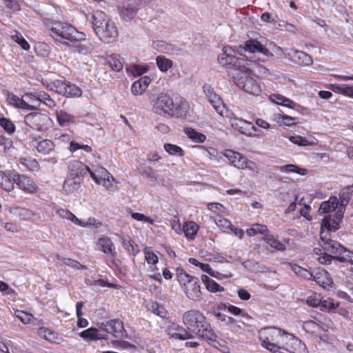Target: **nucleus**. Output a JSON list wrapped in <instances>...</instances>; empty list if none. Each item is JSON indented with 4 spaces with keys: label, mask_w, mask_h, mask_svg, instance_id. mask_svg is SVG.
<instances>
[{
    "label": "nucleus",
    "mask_w": 353,
    "mask_h": 353,
    "mask_svg": "<svg viewBox=\"0 0 353 353\" xmlns=\"http://www.w3.org/2000/svg\"><path fill=\"white\" fill-rule=\"evenodd\" d=\"M323 234L324 232H321L320 236L323 242L321 246L325 252L319 257V263L330 265L332 261L334 260L352 263L353 252L345 248L339 242L327 237Z\"/></svg>",
    "instance_id": "obj_1"
},
{
    "label": "nucleus",
    "mask_w": 353,
    "mask_h": 353,
    "mask_svg": "<svg viewBox=\"0 0 353 353\" xmlns=\"http://www.w3.org/2000/svg\"><path fill=\"white\" fill-rule=\"evenodd\" d=\"M183 321L186 327L185 330L190 334V338L195 335L208 341H213L214 331L201 312L192 310L185 312Z\"/></svg>",
    "instance_id": "obj_2"
},
{
    "label": "nucleus",
    "mask_w": 353,
    "mask_h": 353,
    "mask_svg": "<svg viewBox=\"0 0 353 353\" xmlns=\"http://www.w3.org/2000/svg\"><path fill=\"white\" fill-rule=\"evenodd\" d=\"M92 28L100 41L105 43H113L117 41L118 30L114 23L105 17L102 12L92 14Z\"/></svg>",
    "instance_id": "obj_3"
},
{
    "label": "nucleus",
    "mask_w": 353,
    "mask_h": 353,
    "mask_svg": "<svg viewBox=\"0 0 353 353\" xmlns=\"http://www.w3.org/2000/svg\"><path fill=\"white\" fill-rule=\"evenodd\" d=\"M51 36L57 42L66 46L69 43L85 41L86 35L78 31L74 26L66 23H53L50 28Z\"/></svg>",
    "instance_id": "obj_4"
},
{
    "label": "nucleus",
    "mask_w": 353,
    "mask_h": 353,
    "mask_svg": "<svg viewBox=\"0 0 353 353\" xmlns=\"http://www.w3.org/2000/svg\"><path fill=\"white\" fill-rule=\"evenodd\" d=\"M259 339L261 344L274 343H283L285 341H290L291 344L299 346L300 349L304 348V345L294 336L282 331L280 328L275 327H265L259 332Z\"/></svg>",
    "instance_id": "obj_5"
},
{
    "label": "nucleus",
    "mask_w": 353,
    "mask_h": 353,
    "mask_svg": "<svg viewBox=\"0 0 353 353\" xmlns=\"http://www.w3.org/2000/svg\"><path fill=\"white\" fill-rule=\"evenodd\" d=\"M245 72H234L233 82L241 89L252 95H259L261 92V86L252 77L248 76Z\"/></svg>",
    "instance_id": "obj_6"
},
{
    "label": "nucleus",
    "mask_w": 353,
    "mask_h": 353,
    "mask_svg": "<svg viewBox=\"0 0 353 353\" xmlns=\"http://www.w3.org/2000/svg\"><path fill=\"white\" fill-rule=\"evenodd\" d=\"M219 63L226 68L234 69V72H243L248 69L245 65L246 60L242 58H238L234 55H230L226 48L223 49V52L218 57Z\"/></svg>",
    "instance_id": "obj_7"
},
{
    "label": "nucleus",
    "mask_w": 353,
    "mask_h": 353,
    "mask_svg": "<svg viewBox=\"0 0 353 353\" xmlns=\"http://www.w3.org/2000/svg\"><path fill=\"white\" fill-rule=\"evenodd\" d=\"M24 121L30 128L37 131H45L52 124L50 117L41 112L28 114L24 118Z\"/></svg>",
    "instance_id": "obj_8"
},
{
    "label": "nucleus",
    "mask_w": 353,
    "mask_h": 353,
    "mask_svg": "<svg viewBox=\"0 0 353 353\" xmlns=\"http://www.w3.org/2000/svg\"><path fill=\"white\" fill-rule=\"evenodd\" d=\"M48 88L66 97H80L82 94V91L78 86L66 81L55 80Z\"/></svg>",
    "instance_id": "obj_9"
},
{
    "label": "nucleus",
    "mask_w": 353,
    "mask_h": 353,
    "mask_svg": "<svg viewBox=\"0 0 353 353\" xmlns=\"http://www.w3.org/2000/svg\"><path fill=\"white\" fill-rule=\"evenodd\" d=\"M153 110L157 114H168L173 112L174 103L172 97L166 93H160L152 100Z\"/></svg>",
    "instance_id": "obj_10"
},
{
    "label": "nucleus",
    "mask_w": 353,
    "mask_h": 353,
    "mask_svg": "<svg viewBox=\"0 0 353 353\" xmlns=\"http://www.w3.org/2000/svg\"><path fill=\"white\" fill-rule=\"evenodd\" d=\"M146 3L143 0H128L120 10V17L125 21H130L135 16L140 7Z\"/></svg>",
    "instance_id": "obj_11"
},
{
    "label": "nucleus",
    "mask_w": 353,
    "mask_h": 353,
    "mask_svg": "<svg viewBox=\"0 0 353 353\" xmlns=\"http://www.w3.org/2000/svg\"><path fill=\"white\" fill-rule=\"evenodd\" d=\"M11 178L17 187L25 192L33 194L37 192V185L28 176L16 172L12 174Z\"/></svg>",
    "instance_id": "obj_12"
},
{
    "label": "nucleus",
    "mask_w": 353,
    "mask_h": 353,
    "mask_svg": "<svg viewBox=\"0 0 353 353\" xmlns=\"http://www.w3.org/2000/svg\"><path fill=\"white\" fill-rule=\"evenodd\" d=\"M237 51L241 55L243 54V52H248L250 53L259 52L267 57L272 56V54H271L266 48L255 39L246 41L243 46H239L238 47Z\"/></svg>",
    "instance_id": "obj_13"
},
{
    "label": "nucleus",
    "mask_w": 353,
    "mask_h": 353,
    "mask_svg": "<svg viewBox=\"0 0 353 353\" xmlns=\"http://www.w3.org/2000/svg\"><path fill=\"white\" fill-rule=\"evenodd\" d=\"M101 328L115 338H123L125 336V330L123 324L119 320L112 319L103 322Z\"/></svg>",
    "instance_id": "obj_14"
},
{
    "label": "nucleus",
    "mask_w": 353,
    "mask_h": 353,
    "mask_svg": "<svg viewBox=\"0 0 353 353\" xmlns=\"http://www.w3.org/2000/svg\"><path fill=\"white\" fill-rule=\"evenodd\" d=\"M9 212L11 214L25 221H36L41 219V216L38 213L18 205L10 207Z\"/></svg>",
    "instance_id": "obj_15"
},
{
    "label": "nucleus",
    "mask_w": 353,
    "mask_h": 353,
    "mask_svg": "<svg viewBox=\"0 0 353 353\" xmlns=\"http://www.w3.org/2000/svg\"><path fill=\"white\" fill-rule=\"evenodd\" d=\"M68 169V176L80 180H82L84 176L90 172V168L79 161L70 162Z\"/></svg>",
    "instance_id": "obj_16"
},
{
    "label": "nucleus",
    "mask_w": 353,
    "mask_h": 353,
    "mask_svg": "<svg viewBox=\"0 0 353 353\" xmlns=\"http://www.w3.org/2000/svg\"><path fill=\"white\" fill-rule=\"evenodd\" d=\"M184 288V292L186 296L194 301H198L201 299L202 292L199 285L198 278H196Z\"/></svg>",
    "instance_id": "obj_17"
},
{
    "label": "nucleus",
    "mask_w": 353,
    "mask_h": 353,
    "mask_svg": "<svg viewBox=\"0 0 353 353\" xmlns=\"http://www.w3.org/2000/svg\"><path fill=\"white\" fill-rule=\"evenodd\" d=\"M285 344H284V343H277L276 342H274V343H263V344H261V345L272 353H282V352L281 351V350H285L290 353H296V351L297 346H296L295 345H292V344H291V345H290L288 344L289 341H285Z\"/></svg>",
    "instance_id": "obj_18"
},
{
    "label": "nucleus",
    "mask_w": 353,
    "mask_h": 353,
    "mask_svg": "<svg viewBox=\"0 0 353 353\" xmlns=\"http://www.w3.org/2000/svg\"><path fill=\"white\" fill-rule=\"evenodd\" d=\"M165 323L168 324L166 332L171 338L182 341L190 339V334L188 333L185 330L181 329L182 332H178L180 330V327L179 325L170 321H166Z\"/></svg>",
    "instance_id": "obj_19"
},
{
    "label": "nucleus",
    "mask_w": 353,
    "mask_h": 353,
    "mask_svg": "<svg viewBox=\"0 0 353 353\" xmlns=\"http://www.w3.org/2000/svg\"><path fill=\"white\" fill-rule=\"evenodd\" d=\"M30 144L32 146L37 148L38 152L43 154H48L54 149L53 141L49 139L39 141L37 138L34 137Z\"/></svg>",
    "instance_id": "obj_20"
},
{
    "label": "nucleus",
    "mask_w": 353,
    "mask_h": 353,
    "mask_svg": "<svg viewBox=\"0 0 353 353\" xmlns=\"http://www.w3.org/2000/svg\"><path fill=\"white\" fill-rule=\"evenodd\" d=\"M312 280L326 290L332 288V284L333 283L332 278L325 270H318L315 274H313Z\"/></svg>",
    "instance_id": "obj_21"
},
{
    "label": "nucleus",
    "mask_w": 353,
    "mask_h": 353,
    "mask_svg": "<svg viewBox=\"0 0 353 353\" xmlns=\"http://www.w3.org/2000/svg\"><path fill=\"white\" fill-rule=\"evenodd\" d=\"M339 221L332 218L331 215L325 216L321 221V232H324L323 235H326L327 237L330 236V232H335L339 227Z\"/></svg>",
    "instance_id": "obj_22"
},
{
    "label": "nucleus",
    "mask_w": 353,
    "mask_h": 353,
    "mask_svg": "<svg viewBox=\"0 0 353 353\" xmlns=\"http://www.w3.org/2000/svg\"><path fill=\"white\" fill-rule=\"evenodd\" d=\"M97 245L99 250H101L104 254H110L112 257H115V247L110 238L107 236L100 238Z\"/></svg>",
    "instance_id": "obj_23"
},
{
    "label": "nucleus",
    "mask_w": 353,
    "mask_h": 353,
    "mask_svg": "<svg viewBox=\"0 0 353 353\" xmlns=\"http://www.w3.org/2000/svg\"><path fill=\"white\" fill-rule=\"evenodd\" d=\"M232 126L235 130H237L241 134L248 137H256L255 133H251L249 131L250 122L243 119H234L232 121Z\"/></svg>",
    "instance_id": "obj_24"
},
{
    "label": "nucleus",
    "mask_w": 353,
    "mask_h": 353,
    "mask_svg": "<svg viewBox=\"0 0 353 353\" xmlns=\"http://www.w3.org/2000/svg\"><path fill=\"white\" fill-rule=\"evenodd\" d=\"M225 157L230 163L237 168L243 169V165H246L245 162L247 158L239 152L228 150L225 153Z\"/></svg>",
    "instance_id": "obj_25"
},
{
    "label": "nucleus",
    "mask_w": 353,
    "mask_h": 353,
    "mask_svg": "<svg viewBox=\"0 0 353 353\" xmlns=\"http://www.w3.org/2000/svg\"><path fill=\"white\" fill-rule=\"evenodd\" d=\"M153 48L163 53H173L179 55L183 52L181 49H175L174 46L163 41H154L152 43Z\"/></svg>",
    "instance_id": "obj_26"
},
{
    "label": "nucleus",
    "mask_w": 353,
    "mask_h": 353,
    "mask_svg": "<svg viewBox=\"0 0 353 353\" xmlns=\"http://www.w3.org/2000/svg\"><path fill=\"white\" fill-rule=\"evenodd\" d=\"M7 100L10 105L17 108H21L27 110L36 109L34 106L28 104L23 99L19 98V97L12 93H8Z\"/></svg>",
    "instance_id": "obj_27"
},
{
    "label": "nucleus",
    "mask_w": 353,
    "mask_h": 353,
    "mask_svg": "<svg viewBox=\"0 0 353 353\" xmlns=\"http://www.w3.org/2000/svg\"><path fill=\"white\" fill-rule=\"evenodd\" d=\"M247 63H245V65L248 66V69L246 71H243L245 73H252L256 72L259 75L266 76L270 74L269 69L265 67L263 65H261L256 61H252L250 60H246Z\"/></svg>",
    "instance_id": "obj_28"
},
{
    "label": "nucleus",
    "mask_w": 353,
    "mask_h": 353,
    "mask_svg": "<svg viewBox=\"0 0 353 353\" xmlns=\"http://www.w3.org/2000/svg\"><path fill=\"white\" fill-rule=\"evenodd\" d=\"M203 88L206 97L209 99L210 103L216 112H218L219 108H220V104L221 103L220 97L214 92L213 88L210 85H205Z\"/></svg>",
    "instance_id": "obj_29"
},
{
    "label": "nucleus",
    "mask_w": 353,
    "mask_h": 353,
    "mask_svg": "<svg viewBox=\"0 0 353 353\" xmlns=\"http://www.w3.org/2000/svg\"><path fill=\"white\" fill-rule=\"evenodd\" d=\"M119 237L123 247L129 254L136 256L139 253L138 246L134 245V241L129 236H119Z\"/></svg>",
    "instance_id": "obj_30"
},
{
    "label": "nucleus",
    "mask_w": 353,
    "mask_h": 353,
    "mask_svg": "<svg viewBox=\"0 0 353 353\" xmlns=\"http://www.w3.org/2000/svg\"><path fill=\"white\" fill-rule=\"evenodd\" d=\"M81 41H75L69 43L68 47L72 48L74 52H77L81 54H88L93 50V46L91 43H81Z\"/></svg>",
    "instance_id": "obj_31"
},
{
    "label": "nucleus",
    "mask_w": 353,
    "mask_h": 353,
    "mask_svg": "<svg viewBox=\"0 0 353 353\" xmlns=\"http://www.w3.org/2000/svg\"><path fill=\"white\" fill-rule=\"evenodd\" d=\"M81 181L82 180L67 176L63 185V189L66 193L76 192L79 189Z\"/></svg>",
    "instance_id": "obj_32"
},
{
    "label": "nucleus",
    "mask_w": 353,
    "mask_h": 353,
    "mask_svg": "<svg viewBox=\"0 0 353 353\" xmlns=\"http://www.w3.org/2000/svg\"><path fill=\"white\" fill-rule=\"evenodd\" d=\"M339 205V200L336 196H330V199L321 203L319 212L321 214H326L334 211Z\"/></svg>",
    "instance_id": "obj_33"
},
{
    "label": "nucleus",
    "mask_w": 353,
    "mask_h": 353,
    "mask_svg": "<svg viewBox=\"0 0 353 353\" xmlns=\"http://www.w3.org/2000/svg\"><path fill=\"white\" fill-rule=\"evenodd\" d=\"M189 110L188 102L181 99L178 103H174V109L170 115L176 116L178 118H184Z\"/></svg>",
    "instance_id": "obj_34"
},
{
    "label": "nucleus",
    "mask_w": 353,
    "mask_h": 353,
    "mask_svg": "<svg viewBox=\"0 0 353 353\" xmlns=\"http://www.w3.org/2000/svg\"><path fill=\"white\" fill-rule=\"evenodd\" d=\"M201 281L204 283L205 288L212 293L224 291L223 287L219 285L216 281L207 275L203 274L201 276Z\"/></svg>",
    "instance_id": "obj_35"
},
{
    "label": "nucleus",
    "mask_w": 353,
    "mask_h": 353,
    "mask_svg": "<svg viewBox=\"0 0 353 353\" xmlns=\"http://www.w3.org/2000/svg\"><path fill=\"white\" fill-rule=\"evenodd\" d=\"M79 335L87 341L105 339L103 336L99 333V330L95 327H90L81 332Z\"/></svg>",
    "instance_id": "obj_36"
},
{
    "label": "nucleus",
    "mask_w": 353,
    "mask_h": 353,
    "mask_svg": "<svg viewBox=\"0 0 353 353\" xmlns=\"http://www.w3.org/2000/svg\"><path fill=\"white\" fill-rule=\"evenodd\" d=\"M147 308L149 311L155 314L156 315L160 316L162 319H164L166 317L167 315V311L163 305L159 304L157 301H150L147 304Z\"/></svg>",
    "instance_id": "obj_37"
},
{
    "label": "nucleus",
    "mask_w": 353,
    "mask_h": 353,
    "mask_svg": "<svg viewBox=\"0 0 353 353\" xmlns=\"http://www.w3.org/2000/svg\"><path fill=\"white\" fill-rule=\"evenodd\" d=\"M57 119L61 126H68L75 122V117L64 110L57 112Z\"/></svg>",
    "instance_id": "obj_38"
},
{
    "label": "nucleus",
    "mask_w": 353,
    "mask_h": 353,
    "mask_svg": "<svg viewBox=\"0 0 353 353\" xmlns=\"http://www.w3.org/2000/svg\"><path fill=\"white\" fill-rule=\"evenodd\" d=\"M26 97L30 98L35 97L38 101L43 102L49 108H53L56 105L55 101L46 92H40L37 95L33 94H26Z\"/></svg>",
    "instance_id": "obj_39"
},
{
    "label": "nucleus",
    "mask_w": 353,
    "mask_h": 353,
    "mask_svg": "<svg viewBox=\"0 0 353 353\" xmlns=\"http://www.w3.org/2000/svg\"><path fill=\"white\" fill-rule=\"evenodd\" d=\"M222 309H226L225 304H222L219 305L216 309L213 310L212 311V314L216 317L217 320L223 322L225 325H227L228 323H234V318L228 316L225 314L221 312V310Z\"/></svg>",
    "instance_id": "obj_40"
},
{
    "label": "nucleus",
    "mask_w": 353,
    "mask_h": 353,
    "mask_svg": "<svg viewBox=\"0 0 353 353\" xmlns=\"http://www.w3.org/2000/svg\"><path fill=\"white\" fill-rule=\"evenodd\" d=\"M243 266L245 269L254 272H266L268 270V268L265 265H261L255 261H245L243 263Z\"/></svg>",
    "instance_id": "obj_41"
},
{
    "label": "nucleus",
    "mask_w": 353,
    "mask_h": 353,
    "mask_svg": "<svg viewBox=\"0 0 353 353\" xmlns=\"http://www.w3.org/2000/svg\"><path fill=\"white\" fill-rule=\"evenodd\" d=\"M353 192V185H347L341 190L339 194L340 205L345 207L349 203Z\"/></svg>",
    "instance_id": "obj_42"
},
{
    "label": "nucleus",
    "mask_w": 353,
    "mask_h": 353,
    "mask_svg": "<svg viewBox=\"0 0 353 353\" xmlns=\"http://www.w3.org/2000/svg\"><path fill=\"white\" fill-rule=\"evenodd\" d=\"M210 219L212 220L213 222L216 223L217 227L224 232H230V230L232 228V223L229 220L220 216H218L215 218L210 216Z\"/></svg>",
    "instance_id": "obj_43"
},
{
    "label": "nucleus",
    "mask_w": 353,
    "mask_h": 353,
    "mask_svg": "<svg viewBox=\"0 0 353 353\" xmlns=\"http://www.w3.org/2000/svg\"><path fill=\"white\" fill-rule=\"evenodd\" d=\"M185 133L189 139H192L195 143H202L206 139L205 134L199 132L191 128H186L185 130Z\"/></svg>",
    "instance_id": "obj_44"
},
{
    "label": "nucleus",
    "mask_w": 353,
    "mask_h": 353,
    "mask_svg": "<svg viewBox=\"0 0 353 353\" xmlns=\"http://www.w3.org/2000/svg\"><path fill=\"white\" fill-rule=\"evenodd\" d=\"M123 59L119 55L111 56L108 59V64L114 71L119 72L123 68Z\"/></svg>",
    "instance_id": "obj_45"
},
{
    "label": "nucleus",
    "mask_w": 353,
    "mask_h": 353,
    "mask_svg": "<svg viewBox=\"0 0 353 353\" xmlns=\"http://www.w3.org/2000/svg\"><path fill=\"white\" fill-rule=\"evenodd\" d=\"M296 117H290L285 114H277L275 115L274 120L281 125H284L286 126H292L296 123H299L297 121Z\"/></svg>",
    "instance_id": "obj_46"
},
{
    "label": "nucleus",
    "mask_w": 353,
    "mask_h": 353,
    "mask_svg": "<svg viewBox=\"0 0 353 353\" xmlns=\"http://www.w3.org/2000/svg\"><path fill=\"white\" fill-rule=\"evenodd\" d=\"M157 65L163 72H167L172 67V61L163 56H159L156 59Z\"/></svg>",
    "instance_id": "obj_47"
},
{
    "label": "nucleus",
    "mask_w": 353,
    "mask_h": 353,
    "mask_svg": "<svg viewBox=\"0 0 353 353\" xmlns=\"http://www.w3.org/2000/svg\"><path fill=\"white\" fill-rule=\"evenodd\" d=\"M264 240L270 246L277 250L283 251L285 249L284 244L275 239V237L272 234H266L264 236Z\"/></svg>",
    "instance_id": "obj_48"
},
{
    "label": "nucleus",
    "mask_w": 353,
    "mask_h": 353,
    "mask_svg": "<svg viewBox=\"0 0 353 353\" xmlns=\"http://www.w3.org/2000/svg\"><path fill=\"white\" fill-rule=\"evenodd\" d=\"M291 270L297 275L308 280H312L313 274L306 269L296 265L290 263Z\"/></svg>",
    "instance_id": "obj_49"
},
{
    "label": "nucleus",
    "mask_w": 353,
    "mask_h": 353,
    "mask_svg": "<svg viewBox=\"0 0 353 353\" xmlns=\"http://www.w3.org/2000/svg\"><path fill=\"white\" fill-rule=\"evenodd\" d=\"M198 225L193 221L186 222L183 226V231L188 238L192 239L196 234Z\"/></svg>",
    "instance_id": "obj_50"
},
{
    "label": "nucleus",
    "mask_w": 353,
    "mask_h": 353,
    "mask_svg": "<svg viewBox=\"0 0 353 353\" xmlns=\"http://www.w3.org/2000/svg\"><path fill=\"white\" fill-rule=\"evenodd\" d=\"M177 279L180 284L184 287V288L186 287V284L190 283L192 282V280H194L196 279V277L192 276L188 274H187L182 269H177Z\"/></svg>",
    "instance_id": "obj_51"
},
{
    "label": "nucleus",
    "mask_w": 353,
    "mask_h": 353,
    "mask_svg": "<svg viewBox=\"0 0 353 353\" xmlns=\"http://www.w3.org/2000/svg\"><path fill=\"white\" fill-rule=\"evenodd\" d=\"M148 69V66L141 65H130L126 67L127 72L131 73L134 77L146 73Z\"/></svg>",
    "instance_id": "obj_52"
},
{
    "label": "nucleus",
    "mask_w": 353,
    "mask_h": 353,
    "mask_svg": "<svg viewBox=\"0 0 353 353\" xmlns=\"http://www.w3.org/2000/svg\"><path fill=\"white\" fill-rule=\"evenodd\" d=\"M268 232V227L263 224H254L250 228L247 229L246 233L248 236H252L256 234H266Z\"/></svg>",
    "instance_id": "obj_53"
},
{
    "label": "nucleus",
    "mask_w": 353,
    "mask_h": 353,
    "mask_svg": "<svg viewBox=\"0 0 353 353\" xmlns=\"http://www.w3.org/2000/svg\"><path fill=\"white\" fill-rule=\"evenodd\" d=\"M58 261L63 263V264L69 266L72 268L80 270V269H84L85 268L83 265H82L79 261L69 259V258H65L59 254H57L56 256Z\"/></svg>",
    "instance_id": "obj_54"
},
{
    "label": "nucleus",
    "mask_w": 353,
    "mask_h": 353,
    "mask_svg": "<svg viewBox=\"0 0 353 353\" xmlns=\"http://www.w3.org/2000/svg\"><path fill=\"white\" fill-rule=\"evenodd\" d=\"M38 334L50 342H54L57 336L54 331L46 327H39L37 330Z\"/></svg>",
    "instance_id": "obj_55"
},
{
    "label": "nucleus",
    "mask_w": 353,
    "mask_h": 353,
    "mask_svg": "<svg viewBox=\"0 0 353 353\" xmlns=\"http://www.w3.org/2000/svg\"><path fill=\"white\" fill-rule=\"evenodd\" d=\"M280 171L282 172H295L301 175H305L307 172L305 169H301L294 164H288L280 167Z\"/></svg>",
    "instance_id": "obj_56"
},
{
    "label": "nucleus",
    "mask_w": 353,
    "mask_h": 353,
    "mask_svg": "<svg viewBox=\"0 0 353 353\" xmlns=\"http://www.w3.org/2000/svg\"><path fill=\"white\" fill-rule=\"evenodd\" d=\"M164 149L170 155H177L179 157H183L184 154L182 148L176 145L165 143L164 144Z\"/></svg>",
    "instance_id": "obj_57"
},
{
    "label": "nucleus",
    "mask_w": 353,
    "mask_h": 353,
    "mask_svg": "<svg viewBox=\"0 0 353 353\" xmlns=\"http://www.w3.org/2000/svg\"><path fill=\"white\" fill-rule=\"evenodd\" d=\"M68 220H70L72 223H74L78 225L82 226V227H85L87 225H93L94 226V228H98L100 226H101V225H102V223L99 221H98V222L94 221V223H92V221H94V219L93 220L89 219V221L88 223H84L72 213L70 216V219Z\"/></svg>",
    "instance_id": "obj_58"
},
{
    "label": "nucleus",
    "mask_w": 353,
    "mask_h": 353,
    "mask_svg": "<svg viewBox=\"0 0 353 353\" xmlns=\"http://www.w3.org/2000/svg\"><path fill=\"white\" fill-rule=\"evenodd\" d=\"M98 172L100 174H101V176H103L101 178V184L103 186L105 187L108 190H110L111 185L110 179H112V180H114L113 176L109 172H108V171L105 169L103 168H100V170Z\"/></svg>",
    "instance_id": "obj_59"
},
{
    "label": "nucleus",
    "mask_w": 353,
    "mask_h": 353,
    "mask_svg": "<svg viewBox=\"0 0 353 353\" xmlns=\"http://www.w3.org/2000/svg\"><path fill=\"white\" fill-rule=\"evenodd\" d=\"M0 125L9 134H12L15 131V125L12 121L6 117L0 118Z\"/></svg>",
    "instance_id": "obj_60"
},
{
    "label": "nucleus",
    "mask_w": 353,
    "mask_h": 353,
    "mask_svg": "<svg viewBox=\"0 0 353 353\" xmlns=\"http://www.w3.org/2000/svg\"><path fill=\"white\" fill-rule=\"evenodd\" d=\"M145 259L148 264L154 265L158 262V257L154 253L152 248L147 247L144 250Z\"/></svg>",
    "instance_id": "obj_61"
},
{
    "label": "nucleus",
    "mask_w": 353,
    "mask_h": 353,
    "mask_svg": "<svg viewBox=\"0 0 353 353\" xmlns=\"http://www.w3.org/2000/svg\"><path fill=\"white\" fill-rule=\"evenodd\" d=\"M14 182L9 176H3L0 182L1 187L6 192H10L14 189Z\"/></svg>",
    "instance_id": "obj_62"
},
{
    "label": "nucleus",
    "mask_w": 353,
    "mask_h": 353,
    "mask_svg": "<svg viewBox=\"0 0 353 353\" xmlns=\"http://www.w3.org/2000/svg\"><path fill=\"white\" fill-rule=\"evenodd\" d=\"M295 53L296 57L300 60L302 64L310 65L312 63V57L309 54L302 51H296Z\"/></svg>",
    "instance_id": "obj_63"
},
{
    "label": "nucleus",
    "mask_w": 353,
    "mask_h": 353,
    "mask_svg": "<svg viewBox=\"0 0 353 353\" xmlns=\"http://www.w3.org/2000/svg\"><path fill=\"white\" fill-rule=\"evenodd\" d=\"M34 48L37 54L41 57H46L50 53L49 46L44 43H37Z\"/></svg>",
    "instance_id": "obj_64"
}]
</instances>
